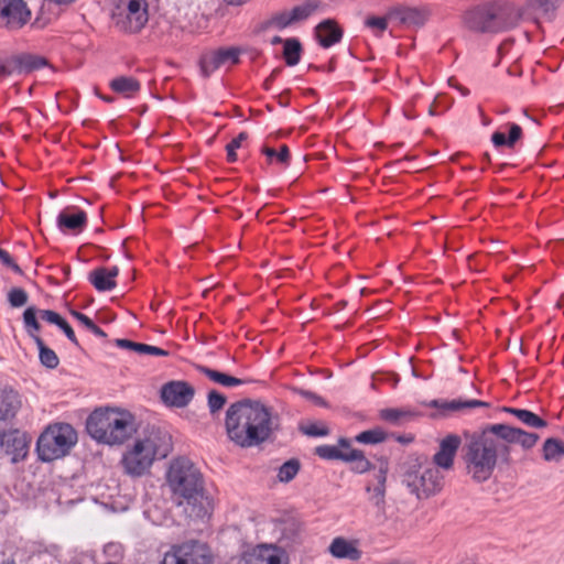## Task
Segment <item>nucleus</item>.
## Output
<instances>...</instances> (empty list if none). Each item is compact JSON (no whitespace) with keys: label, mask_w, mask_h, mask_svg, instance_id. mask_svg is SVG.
Wrapping results in <instances>:
<instances>
[{"label":"nucleus","mask_w":564,"mask_h":564,"mask_svg":"<svg viewBox=\"0 0 564 564\" xmlns=\"http://www.w3.org/2000/svg\"><path fill=\"white\" fill-rule=\"evenodd\" d=\"M506 412L513 414L521 423L528 427L543 429L547 426L545 420L536 415L535 413L525 409L505 408Z\"/></svg>","instance_id":"cd10ccee"},{"label":"nucleus","mask_w":564,"mask_h":564,"mask_svg":"<svg viewBox=\"0 0 564 564\" xmlns=\"http://www.w3.org/2000/svg\"><path fill=\"white\" fill-rule=\"evenodd\" d=\"M522 129L519 124L511 123L509 130V137L507 138L503 132H495L491 135V141L496 148L508 147L513 148L514 143L521 138Z\"/></svg>","instance_id":"c756f323"},{"label":"nucleus","mask_w":564,"mask_h":564,"mask_svg":"<svg viewBox=\"0 0 564 564\" xmlns=\"http://www.w3.org/2000/svg\"><path fill=\"white\" fill-rule=\"evenodd\" d=\"M20 74H26L43 67L46 64V59L31 54L17 55Z\"/></svg>","instance_id":"2f4dec72"},{"label":"nucleus","mask_w":564,"mask_h":564,"mask_svg":"<svg viewBox=\"0 0 564 564\" xmlns=\"http://www.w3.org/2000/svg\"><path fill=\"white\" fill-rule=\"evenodd\" d=\"M467 474L477 482L489 479L498 459L509 464L508 449L500 443L495 425H488L468 437L463 448Z\"/></svg>","instance_id":"20e7f679"},{"label":"nucleus","mask_w":564,"mask_h":564,"mask_svg":"<svg viewBox=\"0 0 564 564\" xmlns=\"http://www.w3.org/2000/svg\"><path fill=\"white\" fill-rule=\"evenodd\" d=\"M543 458L546 462H560L564 457V442L558 438H547L543 444Z\"/></svg>","instance_id":"7c9ffc66"},{"label":"nucleus","mask_w":564,"mask_h":564,"mask_svg":"<svg viewBox=\"0 0 564 564\" xmlns=\"http://www.w3.org/2000/svg\"><path fill=\"white\" fill-rule=\"evenodd\" d=\"M283 56L289 66H294L300 62L302 46L299 40L288 39L283 41Z\"/></svg>","instance_id":"473e14b6"},{"label":"nucleus","mask_w":564,"mask_h":564,"mask_svg":"<svg viewBox=\"0 0 564 564\" xmlns=\"http://www.w3.org/2000/svg\"><path fill=\"white\" fill-rule=\"evenodd\" d=\"M110 87L126 97H133L140 90V83L133 77L120 76L110 82Z\"/></svg>","instance_id":"bb28decb"},{"label":"nucleus","mask_w":564,"mask_h":564,"mask_svg":"<svg viewBox=\"0 0 564 564\" xmlns=\"http://www.w3.org/2000/svg\"><path fill=\"white\" fill-rule=\"evenodd\" d=\"M281 42H282V39L279 37V36H275V37L272 39V43L273 44L281 43Z\"/></svg>","instance_id":"338daca9"},{"label":"nucleus","mask_w":564,"mask_h":564,"mask_svg":"<svg viewBox=\"0 0 564 564\" xmlns=\"http://www.w3.org/2000/svg\"><path fill=\"white\" fill-rule=\"evenodd\" d=\"M76 202H78V203H85V204H87V205H89V204H90L87 199L82 198V197H77V198H76Z\"/></svg>","instance_id":"69168bd1"},{"label":"nucleus","mask_w":564,"mask_h":564,"mask_svg":"<svg viewBox=\"0 0 564 564\" xmlns=\"http://www.w3.org/2000/svg\"><path fill=\"white\" fill-rule=\"evenodd\" d=\"M36 315L39 314V317L42 321H45L50 324L57 325L65 335L70 338V325L67 323L66 319H64L58 313L50 310H39L36 311Z\"/></svg>","instance_id":"72a5a7b5"},{"label":"nucleus","mask_w":564,"mask_h":564,"mask_svg":"<svg viewBox=\"0 0 564 564\" xmlns=\"http://www.w3.org/2000/svg\"><path fill=\"white\" fill-rule=\"evenodd\" d=\"M87 223L86 212L73 203V234L82 231Z\"/></svg>","instance_id":"a19ab883"},{"label":"nucleus","mask_w":564,"mask_h":564,"mask_svg":"<svg viewBox=\"0 0 564 564\" xmlns=\"http://www.w3.org/2000/svg\"><path fill=\"white\" fill-rule=\"evenodd\" d=\"M380 417L393 425H403L416 417V413L410 409L388 408L380 411Z\"/></svg>","instance_id":"a878e982"},{"label":"nucleus","mask_w":564,"mask_h":564,"mask_svg":"<svg viewBox=\"0 0 564 564\" xmlns=\"http://www.w3.org/2000/svg\"><path fill=\"white\" fill-rule=\"evenodd\" d=\"M241 564H284L281 553L271 545L258 546L252 553L241 558Z\"/></svg>","instance_id":"aec40b11"},{"label":"nucleus","mask_w":564,"mask_h":564,"mask_svg":"<svg viewBox=\"0 0 564 564\" xmlns=\"http://www.w3.org/2000/svg\"><path fill=\"white\" fill-rule=\"evenodd\" d=\"M226 397L216 390L208 393V408L212 414L218 412L226 404Z\"/></svg>","instance_id":"c03bdc74"},{"label":"nucleus","mask_w":564,"mask_h":564,"mask_svg":"<svg viewBox=\"0 0 564 564\" xmlns=\"http://www.w3.org/2000/svg\"><path fill=\"white\" fill-rule=\"evenodd\" d=\"M213 562L214 556L209 546L197 540L173 545L163 560V564H213Z\"/></svg>","instance_id":"9b49d317"},{"label":"nucleus","mask_w":564,"mask_h":564,"mask_svg":"<svg viewBox=\"0 0 564 564\" xmlns=\"http://www.w3.org/2000/svg\"><path fill=\"white\" fill-rule=\"evenodd\" d=\"M194 388L185 381H171L161 390L162 400L173 406H186L194 397Z\"/></svg>","instance_id":"f3484780"},{"label":"nucleus","mask_w":564,"mask_h":564,"mask_svg":"<svg viewBox=\"0 0 564 564\" xmlns=\"http://www.w3.org/2000/svg\"><path fill=\"white\" fill-rule=\"evenodd\" d=\"M87 433L99 444H124L137 432L133 416L115 408H99L86 420Z\"/></svg>","instance_id":"423d86ee"},{"label":"nucleus","mask_w":564,"mask_h":564,"mask_svg":"<svg viewBox=\"0 0 564 564\" xmlns=\"http://www.w3.org/2000/svg\"><path fill=\"white\" fill-rule=\"evenodd\" d=\"M561 0H527L522 9L511 3H490L479 6L465 15L468 29L476 32H501L518 24L520 18L525 14L538 23L539 19L551 20Z\"/></svg>","instance_id":"f03ea898"},{"label":"nucleus","mask_w":564,"mask_h":564,"mask_svg":"<svg viewBox=\"0 0 564 564\" xmlns=\"http://www.w3.org/2000/svg\"><path fill=\"white\" fill-rule=\"evenodd\" d=\"M295 391L302 395L303 398L312 401L314 404L316 405H319V406H327V403L326 401L319 397L318 394L312 392V391H308V390H304V389H295Z\"/></svg>","instance_id":"8fccbe9b"},{"label":"nucleus","mask_w":564,"mask_h":564,"mask_svg":"<svg viewBox=\"0 0 564 564\" xmlns=\"http://www.w3.org/2000/svg\"><path fill=\"white\" fill-rule=\"evenodd\" d=\"M20 74L17 55L6 58L0 63V78Z\"/></svg>","instance_id":"79ce46f5"},{"label":"nucleus","mask_w":564,"mask_h":564,"mask_svg":"<svg viewBox=\"0 0 564 564\" xmlns=\"http://www.w3.org/2000/svg\"><path fill=\"white\" fill-rule=\"evenodd\" d=\"M28 444L26 434L17 429L0 431V448L6 455L11 456L12 463H18L25 458Z\"/></svg>","instance_id":"2eb2a0df"},{"label":"nucleus","mask_w":564,"mask_h":564,"mask_svg":"<svg viewBox=\"0 0 564 564\" xmlns=\"http://www.w3.org/2000/svg\"><path fill=\"white\" fill-rule=\"evenodd\" d=\"M387 474L388 463L381 462L379 468L373 474V478L368 480L365 486L367 501L370 507V517L377 525L386 524L393 516L391 507L387 501Z\"/></svg>","instance_id":"6e6552de"},{"label":"nucleus","mask_w":564,"mask_h":564,"mask_svg":"<svg viewBox=\"0 0 564 564\" xmlns=\"http://www.w3.org/2000/svg\"><path fill=\"white\" fill-rule=\"evenodd\" d=\"M278 426V415L259 401H237L230 404L226 411L227 436L241 448H251L263 444Z\"/></svg>","instance_id":"f257e3e1"},{"label":"nucleus","mask_w":564,"mask_h":564,"mask_svg":"<svg viewBox=\"0 0 564 564\" xmlns=\"http://www.w3.org/2000/svg\"><path fill=\"white\" fill-rule=\"evenodd\" d=\"M147 348L148 349H147L145 354H149V355H156V356H167L169 355V351L161 349L159 347H155V346L148 345Z\"/></svg>","instance_id":"6e6d98bb"},{"label":"nucleus","mask_w":564,"mask_h":564,"mask_svg":"<svg viewBox=\"0 0 564 564\" xmlns=\"http://www.w3.org/2000/svg\"><path fill=\"white\" fill-rule=\"evenodd\" d=\"M239 148H240L239 143L237 141H235L234 139L227 144L226 151H227V160L229 162L237 161L236 150Z\"/></svg>","instance_id":"603ef678"},{"label":"nucleus","mask_w":564,"mask_h":564,"mask_svg":"<svg viewBox=\"0 0 564 564\" xmlns=\"http://www.w3.org/2000/svg\"><path fill=\"white\" fill-rule=\"evenodd\" d=\"M248 138V134L246 132H241L238 134L237 138H235L234 140L237 141L239 143V145L241 147V143L247 140Z\"/></svg>","instance_id":"052dcab7"},{"label":"nucleus","mask_w":564,"mask_h":564,"mask_svg":"<svg viewBox=\"0 0 564 564\" xmlns=\"http://www.w3.org/2000/svg\"><path fill=\"white\" fill-rule=\"evenodd\" d=\"M345 460L354 463L352 469L359 474L366 473L371 468L370 462L365 457L364 453L359 449H348L345 455Z\"/></svg>","instance_id":"f704fd0d"},{"label":"nucleus","mask_w":564,"mask_h":564,"mask_svg":"<svg viewBox=\"0 0 564 564\" xmlns=\"http://www.w3.org/2000/svg\"><path fill=\"white\" fill-rule=\"evenodd\" d=\"M0 262L12 269L14 272L22 274L21 268L14 262V260L11 258V256L3 249L0 248Z\"/></svg>","instance_id":"3c124183"},{"label":"nucleus","mask_w":564,"mask_h":564,"mask_svg":"<svg viewBox=\"0 0 564 564\" xmlns=\"http://www.w3.org/2000/svg\"><path fill=\"white\" fill-rule=\"evenodd\" d=\"M115 343L118 347L135 351L139 355H144L148 349L147 344L134 343V341H131V340L124 339V338L116 339Z\"/></svg>","instance_id":"49530a36"},{"label":"nucleus","mask_w":564,"mask_h":564,"mask_svg":"<svg viewBox=\"0 0 564 564\" xmlns=\"http://www.w3.org/2000/svg\"><path fill=\"white\" fill-rule=\"evenodd\" d=\"M225 1L231 6H239V4H242L243 2H246L247 0H225Z\"/></svg>","instance_id":"680f3d73"},{"label":"nucleus","mask_w":564,"mask_h":564,"mask_svg":"<svg viewBox=\"0 0 564 564\" xmlns=\"http://www.w3.org/2000/svg\"><path fill=\"white\" fill-rule=\"evenodd\" d=\"M462 444V440L456 434L446 435L441 442L438 451L434 454L431 462L436 468L449 470L453 468L455 455Z\"/></svg>","instance_id":"a211bd4d"},{"label":"nucleus","mask_w":564,"mask_h":564,"mask_svg":"<svg viewBox=\"0 0 564 564\" xmlns=\"http://www.w3.org/2000/svg\"><path fill=\"white\" fill-rule=\"evenodd\" d=\"M429 406L440 410V414L446 416L451 412H460L474 408H488L489 403L478 400H432Z\"/></svg>","instance_id":"6ab92c4d"},{"label":"nucleus","mask_w":564,"mask_h":564,"mask_svg":"<svg viewBox=\"0 0 564 564\" xmlns=\"http://www.w3.org/2000/svg\"><path fill=\"white\" fill-rule=\"evenodd\" d=\"M262 152L264 155H267L268 158H273V156H276V151L272 148H268V147H264L262 149Z\"/></svg>","instance_id":"13d9d810"},{"label":"nucleus","mask_w":564,"mask_h":564,"mask_svg":"<svg viewBox=\"0 0 564 564\" xmlns=\"http://www.w3.org/2000/svg\"><path fill=\"white\" fill-rule=\"evenodd\" d=\"M301 468V463L297 458H291L286 460L282 466L279 468L278 471V479L281 482H289L297 475Z\"/></svg>","instance_id":"c9c22d12"},{"label":"nucleus","mask_w":564,"mask_h":564,"mask_svg":"<svg viewBox=\"0 0 564 564\" xmlns=\"http://www.w3.org/2000/svg\"><path fill=\"white\" fill-rule=\"evenodd\" d=\"M89 330H91L95 335H97L99 337H106V333L101 328H99L96 324Z\"/></svg>","instance_id":"bf43d9fd"},{"label":"nucleus","mask_w":564,"mask_h":564,"mask_svg":"<svg viewBox=\"0 0 564 564\" xmlns=\"http://www.w3.org/2000/svg\"><path fill=\"white\" fill-rule=\"evenodd\" d=\"M276 159L279 162H281L283 164H288L289 159H290V152H289V148L286 145H282L280 151L276 152Z\"/></svg>","instance_id":"5fc2aeb1"},{"label":"nucleus","mask_w":564,"mask_h":564,"mask_svg":"<svg viewBox=\"0 0 564 564\" xmlns=\"http://www.w3.org/2000/svg\"><path fill=\"white\" fill-rule=\"evenodd\" d=\"M563 305H564V293L558 299L556 306L562 307Z\"/></svg>","instance_id":"e2e57ef3"},{"label":"nucleus","mask_w":564,"mask_h":564,"mask_svg":"<svg viewBox=\"0 0 564 564\" xmlns=\"http://www.w3.org/2000/svg\"><path fill=\"white\" fill-rule=\"evenodd\" d=\"M328 550L337 558L358 560L361 555V552L344 538H335Z\"/></svg>","instance_id":"393cba45"},{"label":"nucleus","mask_w":564,"mask_h":564,"mask_svg":"<svg viewBox=\"0 0 564 564\" xmlns=\"http://www.w3.org/2000/svg\"><path fill=\"white\" fill-rule=\"evenodd\" d=\"M429 113H430L431 116H435V115H436V111H435L434 105H432V106L430 107V109H429Z\"/></svg>","instance_id":"0e129e2a"},{"label":"nucleus","mask_w":564,"mask_h":564,"mask_svg":"<svg viewBox=\"0 0 564 564\" xmlns=\"http://www.w3.org/2000/svg\"><path fill=\"white\" fill-rule=\"evenodd\" d=\"M341 35V30L333 20H325L316 26V37L318 39L319 44L324 47H329L339 42Z\"/></svg>","instance_id":"5701e85b"},{"label":"nucleus","mask_w":564,"mask_h":564,"mask_svg":"<svg viewBox=\"0 0 564 564\" xmlns=\"http://www.w3.org/2000/svg\"><path fill=\"white\" fill-rule=\"evenodd\" d=\"M300 430L307 436L317 437V436H326L329 433V430L325 425H319L316 423H310L307 425H302Z\"/></svg>","instance_id":"a18cd8bd"},{"label":"nucleus","mask_w":564,"mask_h":564,"mask_svg":"<svg viewBox=\"0 0 564 564\" xmlns=\"http://www.w3.org/2000/svg\"><path fill=\"white\" fill-rule=\"evenodd\" d=\"M387 434L380 429L364 431L356 436V441L364 444H377L383 442Z\"/></svg>","instance_id":"4c0bfd02"},{"label":"nucleus","mask_w":564,"mask_h":564,"mask_svg":"<svg viewBox=\"0 0 564 564\" xmlns=\"http://www.w3.org/2000/svg\"><path fill=\"white\" fill-rule=\"evenodd\" d=\"M166 480L177 507L191 519L210 516L213 501L206 495L203 475L188 458L174 459L167 470Z\"/></svg>","instance_id":"7ed1b4c3"},{"label":"nucleus","mask_w":564,"mask_h":564,"mask_svg":"<svg viewBox=\"0 0 564 564\" xmlns=\"http://www.w3.org/2000/svg\"><path fill=\"white\" fill-rule=\"evenodd\" d=\"M513 43L512 40H507L505 41L500 46H499V54L500 55H506L509 50H510V46L511 44Z\"/></svg>","instance_id":"4d7b16f0"},{"label":"nucleus","mask_w":564,"mask_h":564,"mask_svg":"<svg viewBox=\"0 0 564 564\" xmlns=\"http://www.w3.org/2000/svg\"><path fill=\"white\" fill-rule=\"evenodd\" d=\"M316 455L324 459H343L345 460L346 452L339 451L336 446L322 445L315 449Z\"/></svg>","instance_id":"58836bf2"},{"label":"nucleus","mask_w":564,"mask_h":564,"mask_svg":"<svg viewBox=\"0 0 564 564\" xmlns=\"http://www.w3.org/2000/svg\"><path fill=\"white\" fill-rule=\"evenodd\" d=\"M1 564H15L13 560L3 561Z\"/></svg>","instance_id":"774afa93"},{"label":"nucleus","mask_w":564,"mask_h":564,"mask_svg":"<svg viewBox=\"0 0 564 564\" xmlns=\"http://www.w3.org/2000/svg\"><path fill=\"white\" fill-rule=\"evenodd\" d=\"M499 435L500 443L503 444L508 449V459L510 460V452L512 444H520L524 449L532 448L538 440L539 435L535 433H529L521 429L510 426L508 424H494Z\"/></svg>","instance_id":"4468645a"},{"label":"nucleus","mask_w":564,"mask_h":564,"mask_svg":"<svg viewBox=\"0 0 564 564\" xmlns=\"http://www.w3.org/2000/svg\"><path fill=\"white\" fill-rule=\"evenodd\" d=\"M197 369L200 373L205 375L208 379H210L212 381H214L220 386H224V387H236V386H240L245 382L243 380H241L239 378H236L230 375L210 369L206 366H197Z\"/></svg>","instance_id":"c85d7f7f"},{"label":"nucleus","mask_w":564,"mask_h":564,"mask_svg":"<svg viewBox=\"0 0 564 564\" xmlns=\"http://www.w3.org/2000/svg\"><path fill=\"white\" fill-rule=\"evenodd\" d=\"M444 476L426 458L410 457L402 465L401 482L417 499H429L443 488Z\"/></svg>","instance_id":"0eeeda50"},{"label":"nucleus","mask_w":564,"mask_h":564,"mask_svg":"<svg viewBox=\"0 0 564 564\" xmlns=\"http://www.w3.org/2000/svg\"><path fill=\"white\" fill-rule=\"evenodd\" d=\"M292 23H295L291 11H282L273 14L271 19L269 20V25L276 28V29H285L286 26L291 25Z\"/></svg>","instance_id":"ea45409f"},{"label":"nucleus","mask_w":564,"mask_h":564,"mask_svg":"<svg viewBox=\"0 0 564 564\" xmlns=\"http://www.w3.org/2000/svg\"><path fill=\"white\" fill-rule=\"evenodd\" d=\"M31 11L23 0H0V25L18 30L28 23Z\"/></svg>","instance_id":"f8f14e48"},{"label":"nucleus","mask_w":564,"mask_h":564,"mask_svg":"<svg viewBox=\"0 0 564 564\" xmlns=\"http://www.w3.org/2000/svg\"><path fill=\"white\" fill-rule=\"evenodd\" d=\"M118 273V267H100L89 273V281L98 291H110L117 285L116 278Z\"/></svg>","instance_id":"4be33fe9"},{"label":"nucleus","mask_w":564,"mask_h":564,"mask_svg":"<svg viewBox=\"0 0 564 564\" xmlns=\"http://www.w3.org/2000/svg\"><path fill=\"white\" fill-rule=\"evenodd\" d=\"M23 321L28 333L34 339L39 351L41 364L47 368L54 369L58 365V357L55 351L46 347L43 339L35 333L40 330V323L36 319L35 307H28L23 313Z\"/></svg>","instance_id":"ddd939ff"},{"label":"nucleus","mask_w":564,"mask_h":564,"mask_svg":"<svg viewBox=\"0 0 564 564\" xmlns=\"http://www.w3.org/2000/svg\"><path fill=\"white\" fill-rule=\"evenodd\" d=\"M240 51L236 47L219 48L203 55L200 68L204 76L221 67H230L239 62Z\"/></svg>","instance_id":"dca6fc26"},{"label":"nucleus","mask_w":564,"mask_h":564,"mask_svg":"<svg viewBox=\"0 0 564 564\" xmlns=\"http://www.w3.org/2000/svg\"><path fill=\"white\" fill-rule=\"evenodd\" d=\"M318 1L308 0L305 3L294 7L291 10L292 18L294 22H300L306 20L311 14H313L318 8Z\"/></svg>","instance_id":"e433bc0d"},{"label":"nucleus","mask_w":564,"mask_h":564,"mask_svg":"<svg viewBox=\"0 0 564 564\" xmlns=\"http://www.w3.org/2000/svg\"><path fill=\"white\" fill-rule=\"evenodd\" d=\"M58 229L66 234L70 229V212L69 208H64L57 217Z\"/></svg>","instance_id":"09e8293b"},{"label":"nucleus","mask_w":564,"mask_h":564,"mask_svg":"<svg viewBox=\"0 0 564 564\" xmlns=\"http://www.w3.org/2000/svg\"><path fill=\"white\" fill-rule=\"evenodd\" d=\"M388 17L406 25H422L425 21L424 14L415 8H394Z\"/></svg>","instance_id":"b1692460"},{"label":"nucleus","mask_w":564,"mask_h":564,"mask_svg":"<svg viewBox=\"0 0 564 564\" xmlns=\"http://www.w3.org/2000/svg\"><path fill=\"white\" fill-rule=\"evenodd\" d=\"M73 318H76L82 325H84L87 329H90L95 323L83 313L76 312L73 310Z\"/></svg>","instance_id":"864d4df0"},{"label":"nucleus","mask_w":564,"mask_h":564,"mask_svg":"<svg viewBox=\"0 0 564 564\" xmlns=\"http://www.w3.org/2000/svg\"><path fill=\"white\" fill-rule=\"evenodd\" d=\"M172 451L171 436L159 429L151 427L138 435L126 448L119 462L122 471L132 478L150 474L156 459L165 458Z\"/></svg>","instance_id":"39448f33"},{"label":"nucleus","mask_w":564,"mask_h":564,"mask_svg":"<svg viewBox=\"0 0 564 564\" xmlns=\"http://www.w3.org/2000/svg\"><path fill=\"white\" fill-rule=\"evenodd\" d=\"M70 424L57 423L46 427L36 443V452L42 462H53L68 454Z\"/></svg>","instance_id":"9d476101"},{"label":"nucleus","mask_w":564,"mask_h":564,"mask_svg":"<svg viewBox=\"0 0 564 564\" xmlns=\"http://www.w3.org/2000/svg\"><path fill=\"white\" fill-rule=\"evenodd\" d=\"M8 300L12 307H21L28 302V293L21 288H13L8 294Z\"/></svg>","instance_id":"37998d69"},{"label":"nucleus","mask_w":564,"mask_h":564,"mask_svg":"<svg viewBox=\"0 0 564 564\" xmlns=\"http://www.w3.org/2000/svg\"><path fill=\"white\" fill-rule=\"evenodd\" d=\"M21 406L18 392L11 388H0V421L13 419Z\"/></svg>","instance_id":"412c9836"},{"label":"nucleus","mask_w":564,"mask_h":564,"mask_svg":"<svg viewBox=\"0 0 564 564\" xmlns=\"http://www.w3.org/2000/svg\"><path fill=\"white\" fill-rule=\"evenodd\" d=\"M111 21L124 33H137L144 28L149 20L145 0H110Z\"/></svg>","instance_id":"1a4fd4ad"},{"label":"nucleus","mask_w":564,"mask_h":564,"mask_svg":"<svg viewBox=\"0 0 564 564\" xmlns=\"http://www.w3.org/2000/svg\"><path fill=\"white\" fill-rule=\"evenodd\" d=\"M365 24L369 29L378 31L379 33H382L388 26L387 18H380V17H369L365 21Z\"/></svg>","instance_id":"de8ad7c7"}]
</instances>
